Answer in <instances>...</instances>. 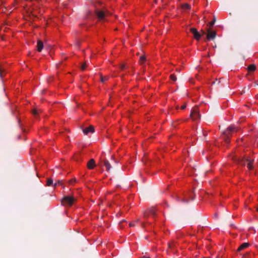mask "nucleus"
<instances>
[{
    "instance_id": "2f4dec72",
    "label": "nucleus",
    "mask_w": 258,
    "mask_h": 258,
    "mask_svg": "<svg viewBox=\"0 0 258 258\" xmlns=\"http://www.w3.org/2000/svg\"><path fill=\"white\" fill-rule=\"evenodd\" d=\"M135 226V225L134 224H133V223H130V227H132V226Z\"/></svg>"
},
{
    "instance_id": "6ab92c4d",
    "label": "nucleus",
    "mask_w": 258,
    "mask_h": 258,
    "mask_svg": "<svg viewBox=\"0 0 258 258\" xmlns=\"http://www.w3.org/2000/svg\"><path fill=\"white\" fill-rule=\"evenodd\" d=\"M170 78L173 81H175L177 80V78H176V76L174 74H171L170 76Z\"/></svg>"
},
{
    "instance_id": "cd10ccee",
    "label": "nucleus",
    "mask_w": 258,
    "mask_h": 258,
    "mask_svg": "<svg viewBox=\"0 0 258 258\" xmlns=\"http://www.w3.org/2000/svg\"><path fill=\"white\" fill-rule=\"evenodd\" d=\"M125 68V65L124 64H121V66H120V69L121 70H122L124 68Z\"/></svg>"
},
{
    "instance_id": "b1692460",
    "label": "nucleus",
    "mask_w": 258,
    "mask_h": 258,
    "mask_svg": "<svg viewBox=\"0 0 258 258\" xmlns=\"http://www.w3.org/2000/svg\"><path fill=\"white\" fill-rule=\"evenodd\" d=\"M86 67H87L86 63H83L81 66V69H82V70L84 71L85 70Z\"/></svg>"
},
{
    "instance_id": "c9c22d12",
    "label": "nucleus",
    "mask_w": 258,
    "mask_h": 258,
    "mask_svg": "<svg viewBox=\"0 0 258 258\" xmlns=\"http://www.w3.org/2000/svg\"><path fill=\"white\" fill-rule=\"evenodd\" d=\"M256 211L258 212V206H257V208L256 209Z\"/></svg>"
},
{
    "instance_id": "72a5a7b5",
    "label": "nucleus",
    "mask_w": 258,
    "mask_h": 258,
    "mask_svg": "<svg viewBox=\"0 0 258 258\" xmlns=\"http://www.w3.org/2000/svg\"><path fill=\"white\" fill-rule=\"evenodd\" d=\"M247 254H244L243 256V257H245V256H246V255Z\"/></svg>"
},
{
    "instance_id": "ddd939ff",
    "label": "nucleus",
    "mask_w": 258,
    "mask_h": 258,
    "mask_svg": "<svg viewBox=\"0 0 258 258\" xmlns=\"http://www.w3.org/2000/svg\"><path fill=\"white\" fill-rule=\"evenodd\" d=\"M249 246V244L248 243L244 242L241 244L237 249L238 251H241Z\"/></svg>"
},
{
    "instance_id": "473e14b6",
    "label": "nucleus",
    "mask_w": 258,
    "mask_h": 258,
    "mask_svg": "<svg viewBox=\"0 0 258 258\" xmlns=\"http://www.w3.org/2000/svg\"><path fill=\"white\" fill-rule=\"evenodd\" d=\"M142 258H150V257H146V256H143Z\"/></svg>"
},
{
    "instance_id": "c85d7f7f",
    "label": "nucleus",
    "mask_w": 258,
    "mask_h": 258,
    "mask_svg": "<svg viewBox=\"0 0 258 258\" xmlns=\"http://www.w3.org/2000/svg\"><path fill=\"white\" fill-rule=\"evenodd\" d=\"M181 201L183 202H186V203H187L188 202V201L187 200H185V199H182V200H181Z\"/></svg>"
},
{
    "instance_id": "c756f323",
    "label": "nucleus",
    "mask_w": 258,
    "mask_h": 258,
    "mask_svg": "<svg viewBox=\"0 0 258 258\" xmlns=\"http://www.w3.org/2000/svg\"><path fill=\"white\" fill-rule=\"evenodd\" d=\"M145 226V223L144 222L142 223V226L143 228H144Z\"/></svg>"
},
{
    "instance_id": "0eeeda50",
    "label": "nucleus",
    "mask_w": 258,
    "mask_h": 258,
    "mask_svg": "<svg viewBox=\"0 0 258 258\" xmlns=\"http://www.w3.org/2000/svg\"><path fill=\"white\" fill-rule=\"evenodd\" d=\"M87 167L89 169H92L96 166L95 161L93 159L90 160L87 163Z\"/></svg>"
},
{
    "instance_id": "393cba45",
    "label": "nucleus",
    "mask_w": 258,
    "mask_h": 258,
    "mask_svg": "<svg viewBox=\"0 0 258 258\" xmlns=\"http://www.w3.org/2000/svg\"><path fill=\"white\" fill-rule=\"evenodd\" d=\"M76 181V179L75 178H73V179H71L70 181H69V183L70 184H73L74 182H75Z\"/></svg>"
},
{
    "instance_id": "9d476101",
    "label": "nucleus",
    "mask_w": 258,
    "mask_h": 258,
    "mask_svg": "<svg viewBox=\"0 0 258 258\" xmlns=\"http://www.w3.org/2000/svg\"><path fill=\"white\" fill-rule=\"evenodd\" d=\"M149 214L154 216L156 214L155 210L154 209H151L148 211V212H145L144 214V217L145 218L148 217Z\"/></svg>"
},
{
    "instance_id": "7c9ffc66",
    "label": "nucleus",
    "mask_w": 258,
    "mask_h": 258,
    "mask_svg": "<svg viewBox=\"0 0 258 258\" xmlns=\"http://www.w3.org/2000/svg\"><path fill=\"white\" fill-rule=\"evenodd\" d=\"M96 4H98V5H101L102 2H100V1H98V2H96Z\"/></svg>"
},
{
    "instance_id": "4be33fe9",
    "label": "nucleus",
    "mask_w": 258,
    "mask_h": 258,
    "mask_svg": "<svg viewBox=\"0 0 258 258\" xmlns=\"http://www.w3.org/2000/svg\"><path fill=\"white\" fill-rule=\"evenodd\" d=\"M62 184V181L61 180H58L56 182H55L54 184H53V186H56V185H61Z\"/></svg>"
},
{
    "instance_id": "2eb2a0df",
    "label": "nucleus",
    "mask_w": 258,
    "mask_h": 258,
    "mask_svg": "<svg viewBox=\"0 0 258 258\" xmlns=\"http://www.w3.org/2000/svg\"><path fill=\"white\" fill-rule=\"evenodd\" d=\"M41 112V110L39 109H34L32 110V113L35 117H37V115Z\"/></svg>"
},
{
    "instance_id": "dca6fc26",
    "label": "nucleus",
    "mask_w": 258,
    "mask_h": 258,
    "mask_svg": "<svg viewBox=\"0 0 258 258\" xmlns=\"http://www.w3.org/2000/svg\"><path fill=\"white\" fill-rule=\"evenodd\" d=\"M256 69V66L254 64H251L247 67L249 72H253Z\"/></svg>"
},
{
    "instance_id": "f03ea898",
    "label": "nucleus",
    "mask_w": 258,
    "mask_h": 258,
    "mask_svg": "<svg viewBox=\"0 0 258 258\" xmlns=\"http://www.w3.org/2000/svg\"><path fill=\"white\" fill-rule=\"evenodd\" d=\"M75 199L72 197L66 196L61 201V204L64 206H71L73 205Z\"/></svg>"
},
{
    "instance_id": "f3484780",
    "label": "nucleus",
    "mask_w": 258,
    "mask_h": 258,
    "mask_svg": "<svg viewBox=\"0 0 258 258\" xmlns=\"http://www.w3.org/2000/svg\"><path fill=\"white\" fill-rule=\"evenodd\" d=\"M47 185V186H51V185H53V180L51 178H48L47 179V183H46Z\"/></svg>"
},
{
    "instance_id": "f257e3e1",
    "label": "nucleus",
    "mask_w": 258,
    "mask_h": 258,
    "mask_svg": "<svg viewBox=\"0 0 258 258\" xmlns=\"http://www.w3.org/2000/svg\"><path fill=\"white\" fill-rule=\"evenodd\" d=\"M237 131V129L236 127L233 125H231L229 126L227 130L224 132V134L226 135V138L225 139V142L227 144H229L230 143V137L229 134L236 132Z\"/></svg>"
},
{
    "instance_id": "f8f14e48",
    "label": "nucleus",
    "mask_w": 258,
    "mask_h": 258,
    "mask_svg": "<svg viewBox=\"0 0 258 258\" xmlns=\"http://www.w3.org/2000/svg\"><path fill=\"white\" fill-rule=\"evenodd\" d=\"M43 42L41 40H38L36 46L37 50L38 52H41L43 48Z\"/></svg>"
},
{
    "instance_id": "6e6552de",
    "label": "nucleus",
    "mask_w": 258,
    "mask_h": 258,
    "mask_svg": "<svg viewBox=\"0 0 258 258\" xmlns=\"http://www.w3.org/2000/svg\"><path fill=\"white\" fill-rule=\"evenodd\" d=\"M95 14L99 19H103L105 17V13L103 11L96 10Z\"/></svg>"
},
{
    "instance_id": "a878e982",
    "label": "nucleus",
    "mask_w": 258,
    "mask_h": 258,
    "mask_svg": "<svg viewBox=\"0 0 258 258\" xmlns=\"http://www.w3.org/2000/svg\"><path fill=\"white\" fill-rule=\"evenodd\" d=\"M174 246V244H173V243L169 244V247L170 248H172Z\"/></svg>"
},
{
    "instance_id": "aec40b11",
    "label": "nucleus",
    "mask_w": 258,
    "mask_h": 258,
    "mask_svg": "<svg viewBox=\"0 0 258 258\" xmlns=\"http://www.w3.org/2000/svg\"><path fill=\"white\" fill-rule=\"evenodd\" d=\"M146 60V57L145 56H142L140 58V61L141 64L143 63Z\"/></svg>"
},
{
    "instance_id": "39448f33",
    "label": "nucleus",
    "mask_w": 258,
    "mask_h": 258,
    "mask_svg": "<svg viewBox=\"0 0 258 258\" xmlns=\"http://www.w3.org/2000/svg\"><path fill=\"white\" fill-rule=\"evenodd\" d=\"M190 31L193 34L195 39L197 40H199L201 37V35L197 31V29L195 28H191L190 29Z\"/></svg>"
},
{
    "instance_id": "4468645a",
    "label": "nucleus",
    "mask_w": 258,
    "mask_h": 258,
    "mask_svg": "<svg viewBox=\"0 0 258 258\" xmlns=\"http://www.w3.org/2000/svg\"><path fill=\"white\" fill-rule=\"evenodd\" d=\"M246 161L248 162L247 167L249 170H251L253 168L252 164L254 160H250L248 158L246 159Z\"/></svg>"
},
{
    "instance_id": "412c9836",
    "label": "nucleus",
    "mask_w": 258,
    "mask_h": 258,
    "mask_svg": "<svg viewBox=\"0 0 258 258\" xmlns=\"http://www.w3.org/2000/svg\"><path fill=\"white\" fill-rule=\"evenodd\" d=\"M190 7V6L187 4H184L182 5V8L184 9H189Z\"/></svg>"
},
{
    "instance_id": "f704fd0d",
    "label": "nucleus",
    "mask_w": 258,
    "mask_h": 258,
    "mask_svg": "<svg viewBox=\"0 0 258 258\" xmlns=\"http://www.w3.org/2000/svg\"><path fill=\"white\" fill-rule=\"evenodd\" d=\"M139 221V219H137L136 222H138Z\"/></svg>"
},
{
    "instance_id": "1a4fd4ad",
    "label": "nucleus",
    "mask_w": 258,
    "mask_h": 258,
    "mask_svg": "<svg viewBox=\"0 0 258 258\" xmlns=\"http://www.w3.org/2000/svg\"><path fill=\"white\" fill-rule=\"evenodd\" d=\"M101 162H103L104 166H105L106 167V170L108 172H109L110 170V169L111 168V166L110 165L109 162L106 159H104V160H102Z\"/></svg>"
},
{
    "instance_id": "9b49d317",
    "label": "nucleus",
    "mask_w": 258,
    "mask_h": 258,
    "mask_svg": "<svg viewBox=\"0 0 258 258\" xmlns=\"http://www.w3.org/2000/svg\"><path fill=\"white\" fill-rule=\"evenodd\" d=\"M247 158H236L235 159V160L237 162V163L242 165V166H245V162H247L246 160V159Z\"/></svg>"
},
{
    "instance_id": "5701e85b",
    "label": "nucleus",
    "mask_w": 258,
    "mask_h": 258,
    "mask_svg": "<svg viewBox=\"0 0 258 258\" xmlns=\"http://www.w3.org/2000/svg\"><path fill=\"white\" fill-rule=\"evenodd\" d=\"M108 77H103V76H101V81L102 82H105V81H106L107 79H108Z\"/></svg>"
},
{
    "instance_id": "7ed1b4c3",
    "label": "nucleus",
    "mask_w": 258,
    "mask_h": 258,
    "mask_svg": "<svg viewBox=\"0 0 258 258\" xmlns=\"http://www.w3.org/2000/svg\"><path fill=\"white\" fill-rule=\"evenodd\" d=\"M190 116L194 120H196L200 118L199 110L197 107H195L191 110Z\"/></svg>"
},
{
    "instance_id": "a211bd4d",
    "label": "nucleus",
    "mask_w": 258,
    "mask_h": 258,
    "mask_svg": "<svg viewBox=\"0 0 258 258\" xmlns=\"http://www.w3.org/2000/svg\"><path fill=\"white\" fill-rule=\"evenodd\" d=\"M215 22H216V18L214 17V20L212 21L209 23V24H208V26H209L210 28L213 27V26L214 25Z\"/></svg>"
},
{
    "instance_id": "bb28decb",
    "label": "nucleus",
    "mask_w": 258,
    "mask_h": 258,
    "mask_svg": "<svg viewBox=\"0 0 258 258\" xmlns=\"http://www.w3.org/2000/svg\"><path fill=\"white\" fill-rule=\"evenodd\" d=\"M185 108H186V105L185 104H184V105H183L181 106V109H182V110L184 109Z\"/></svg>"
},
{
    "instance_id": "20e7f679",
    "label": "nucleus",
    "mask_w": 258,
    "mask_h": 258,
    "mask_svg": "<svg viewBox=\"0 0 258 258\" xmlns=\"http://www.w3.org/2000/svg\"><path fill=\"white\" fill-rule=\"evenodd\" d=\"M207 33H206L205 32H203V34H206L207 35V39L208 40H213L215 39V38L216 36V32L214 31H212L210 29V28H208L207 29Z\"/></svg>"
},
{
    "instance_id": "423d86ee",
    "label": "nucleus",
    "mask_w": 258,
    "mask_h": 258,
    "mask_svg": "<svg viewBox=\"0 0 258 258\" xmlns=\"http://www.w3.org/2000/svg\"><path fill=\"white\" fill-rule=\"evenodd\" d=\"M83 132L85 135H87L90 133H93L94 132V127L93 125H90L89 127L83 129Z\"/></svg>"
}]
</instances>
